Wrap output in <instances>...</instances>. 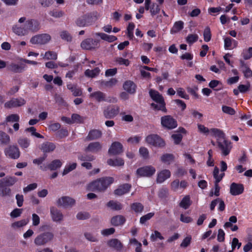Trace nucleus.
Listing matches in <instances>:
<instances>
[{
	"mask_svg": "<svg viewBox=\"0 0 252 252\" xmlns=\"http://www.w3.org/2000/svg\"><path fill=\"white\" fill-rule=\"evenodd\" d=\"M19 24L23 23V25L16 24L12 27V31L16 34L19 36H24L30 33H33L39 30L38 22L34 19L26 20L24 17L20 18L18 20Z\"/></svg>",
	"mask_w": 252,
	"mask_h": 252,
	"instance_id": "nucleus-1",
	"label": "nucleus"
},
{
	"mask_svg": "<svg viewBox=\"0 0 252 252\" xmlns=\"http://www.w3.org/2000/svg\"><path fill=\"white\" fill-rule=\"evenodd\" d=\"M114 181V178L111 177L100 178L88 184L87 189L90 191L104 192Z\"/></svg>",
	"mask_w": 252,
	"mask_h": 252,
	"instance_id": "nucleus-2",
	"label": "nucleus"
},
{
	"mask_svg": "<svg viewBox=\"0 0 252 252\" xmlns=\"http://www.w3.org/2000/svg\"><path fill=\"white\" fill-rule=\"evenodd\" d=\"M99 17L100 15L98 12H93L79 17L76 23L79 27L88 26L94 23Z\"/></svg>",
	"mask_w": 252,
	"mask_h": 252,
	"instance_id": "nucleus-3",
	"label": "nucleus"
},
{
	"mask_svg": "<svg viewBox=\"0 0 252 252\" xmlns=\"http://www.w3.org/2000/svg\"><path fill=\"white\" fill-rule=\"evenodd\" d=\"M149 94L153 100L157 103H152V106L156 109L166 112L165 104L162 96L158 91L152 89L150 90Z\"/></svg>",
	"mask_w": 252,
	"mask_h": 252,
	"instance_id": "nucleus-4",
	"label": "nucleus"
},
{
	"mask_svg": "<svg viewBox=\"0 0 252 252\" xmlns=\"http://www.w3.org/2000/svg\"><path fill=\"white\" fill-rule=\"evenodd\" d=\"M54 238V234L51 232L42 233L37 235L34 240L36 246H43L50 242Z\"/></svg>",
	"mask_w": 252,
	"mask_h": 252,
	"instance_id": "nucleus-5",
	"label": "nucleus"
},
{
	"mask_svg": "<svg viewBox=\"0 0 252 252\" xmlns=\"http://www.w3.org/2000/svg\"><path fill=\"white\" fill-rule=\"evenodd\" d=\"M146 141L148 144L155 147L162 148L165 146L164 140L157 134H151L147 136Z\"/></svg>",
	"mask_w": 252,
	"mask_h": 252,
	"instance_id": "nucleus-6",
	"label": "nucleus"
},
{
	"mask_svg": "<svg viewBox=\"0 0 252 252\" xmlns=\"http://www.w3.org/2000/svg\"><path fill=\"white\" fill-rule=\"evenodd\" d=\"M51 39V36L47 33L37 34L32 37L30 42L34 44H45L48 43Z\"/></svg>",
	"mask_w": 252,
	"mask_h": 252,
	"instance_id": "nucleus-7",
	"label": "nucleus"
},
{
	"mask_svg": "<svg viewBox=\"0 0 252 252\" xmlns=\"http://www.w3.org/2000/svg\"><path fill=\"white\" fill-rule=\"evenodd\" d=\"M99 43V40L87 38L82 41L81 47L84 50H92L98 48Z\"/></svg>",
	"mask_w": 252,
	"mask_h": 252,
	"instance_id": "nucleus-8",
	"label": "nucleus"
},
{
	"mask_svg": "<svg viewBox=\"0 0 252 252\" xmlns=\"http://www.w3.org/2000/svg\"><path fill=\"white\" fill-rule=\"evenodd\" d=\"M156 172V169L151 165L139 168L136 170V174L139 177H150Z\"/></svg>",
	"mask_w": 252,
	"mask_h": 252,
	"instance_id": "nucleus-9",
	"label": "nucleus"
},
{
	"mask_svg": "<svg viewBox=\"0 0 252 252\" xmlns=\"http://www.w3.org/2000/svg\"><path fill=\"white\" fill-rule=\"evenodd\" d=\"M162 126L167 129H173L177 127V121L171 116L167 115L161 118Z\"/></svg>",
	"mask_w": 252,
	"mask_h": 252,
	"instance_id": "nucleus-10",
	"label": "nucleus"
},
{
	"mask_svg": "<svg viewBox=\"0 0 252 252\" xmlns=\"http://www.w3.org/2000/svg\"><path fill=\"white\" fill-rule=\"evenodd\" d=\"M219 148L221 150L222 154L224 156L228 155L231 150V143L224 139H220L218 142Z\"/></svg>",
	"mask_w": 252,
	"mask_h": 252,
	"instance_id": "nucleus-11",
	"label": "nucleus"
},
{
	"mask_svg": "<svg viewBox=\"0 0 252 252\" xmlns=\"http://www.w3.org/2000/svg\"><path fill=\"white\" fill-rule=\"evenodd\" d=\"M26 101L23 98H13L10 100L4 103V107L8 109L17 107L24 105Z\"/></svg>",
	"mask_w": 252,
	"mask_h": 252,
	"instance_id": "nucleus-12",
	"label": "nucleus"
},
{
	"mask_svg": "<svg viewBox=\"0 0 252 252\" xmlns=\"http://www.w3.org/2000/svg\"><path fill=\"white\" fill-rule=\"evenodd\" d=\"M5 155L7 157L13 159H17L20 157L19 149L15 146H10L4 150Z\"/></svg>",
	"mask_w": 252,
	"mask_h": 252,
	"instance_id": "nucleus-13",
	"label": "nucleus"
},
{
	"mask_svg": "<svg viewBox=\"0 0 252 252\" xmlns=\"http://www.w3.org/2000/svg\"><path fill=\"white\" fill-rule=\"evenodd\" d=\"M119 107L118 106H112L108 107L104 111V115L106 118L111 119L115 117L119 113Z\"/></svg>",
	"mask_w": 252,
	"mask_h": 252,
	"instance_id": "nucleus-14",
	"label": "nucleus"
},
{
	"mask_svg": "<svg viewBox=\"0 0 252 252\" xmlns=\"http://www.w3.org/2000/svg\"><path fill=\"white\" fill-rule=\"evenodd\" d=\"M75 204V201L72 198L67 196H63L57 201V204L64 208L71 207Z\"/></svg>",
	"mask_w": 252,
	"mask_h": 252,
	"instance_id": "nucleus-15",
	"label": "nucleus"
},
{
	"mask_svg": "<svg viewBox=\"0 0 252 252\" xmlns=\"http://www.w3.org/2000/svg\"><path fill=\"white\" fill-rule=\"evenodd\" d=\"M123 152L122 144L119 142H113L110 147L108 152L110 155H117L121 154Z\"/></svg>",
	"mask_w": 252,
	"mask_h": 252,
	"instance_id": "nucleus-16",
	"label": "nucleus"
},
{
	"mask_svg": "<svg viewBox=\"0 0 252 252\" xmlns=\"http://www.w3.org/2000/svg\"><path fill=\"white\" fill-rule=\"evenodd\" d=\"M244 188L243 185L233 183L230 187V193L232 195H238L244 192Z\"/></svg>",
	"mask_w": 252,
	"mask_h": 252,
	"instance_id": "nucleus-17",
	"label": "nucleus"
},
{
	"mask_svg": "<svg viewBox=\"0 0 252 252\" xmlns=\"http://www.w3.org/2000/svg\"><path fill=\"white\" fill-rule=\"evenodd\" d=\"M50 213L53 221L60 222L63 220V216L62 213L55 207H53L51 208Z\"/></svg>",
	"mask_w": 252,
	"mask_h": 252,
	"instance_id": "nucleus-18",
	"label": "nucleus"
},
{
	"mask_svg": "<svg viewBox=\"0 0 252 252\" xmlns=\"http://www.w3.org/2000/svg\"><path fill=\"white\" fill-rule=\"evenodd\" d=\"M224 39V47L226 50H232L237 46L238 42L230 37H225Z\"/></svg>",
	"mask_w": 252,
	"mask_h": 252,
	"instance_id": "nucleus-19",
	"label": "nucleus"
},
{
	"mask_svg": "<svg viewBox=\"0 0 252 252\" xmlns=\"http://www.w3.org/2000/svg\"><path fill=\"white\" fill-rule=\"evenodd\" d=\"M131 188V185L125 184L120 186L118 189L114 190V193L116 195L121 196L128 193Z\"/></svg>",
	"mask_w": 252,
	"mask_h": 252,
	"instance_id": "nucleus-20",
	"label": "nucleus"
},
{
	"mask_svg": "<svg viewBox=\"0 0 252 252\" xmlns=\"http://www.w3.org/2000/svg\"><path fill=\"white\" fill-rule=\"evenodd\" d=\"M170 176V171L167 169H163L158 173L157 182L158 183H162L165 180L169 178Z\"/></svg>",
	"mask_w": 252,
	"mask_h": 252,
	"instance_id": "nucleus-21",
	"label": "nucleus"
},
{
	"mask_svg": "<svg viewBox=\"0 0 252 252\" xmlns=\"http://www.w3.org/2000/svg\"><path fill=\"white\" fill-rule=\"evenodd\" d=\"M124 89L130 94H133L136 92V85L130 80L126 81L123 85Z\"/></svg>",
	"mask_w": 252,
	"mask_h": 252,
	"instance_id": "nucleus-22",
	"label": "nucleus"
},
{
	"mask_svg": "<svg viewBox=\"0 0 252 252\" xmlns=\"http://www.w3.org/2000/svg\"><path fill=\"white\" fill-rule=\"evenodd\" d=\"M107 245L109 247L118 251H121L123 248L122 243L117 239H112L109 240L107 242Z\"/></svg>",
	"mask_w": 252,
	"mask_h": 252,
	"instance_id": "nucleus-23",
	"label": "nucleus"
},
{
	"mask_svg": "<svg viewBox=\"0 0 252 252\" xmlns=\"http://www.w3.org/2000/svg\"><path fill=\"white\" fill-rule=\"evenodd\" d=\"M25 67L26 65L23 63H12L8 66V68L10 71L15 73H20L22 72Z\"/></svg>",
	"mask_w": 252,
	"mask_h": 252,
	"instance_id": "nucleus-24",
	"label": "nucleus"
},
{
	"mask_svg": "<svg viewBox=\"0 0 252 252\" xmlns=\"http://www.w3.org/2000/svg\"><path fill=\"white\" fill-rule=\"evenodd\" d=\"M56 148L55 145L51 142H45L41 145L40 149L44 153L53 152Z\"/></svg>",
	"mask_w": 252,
	"mask_h": 252,
	"instance_id": "nucleus-25",
	"label": "nucleus"
},
{
	"mask_svg": "<svg viewBox=\"0 0 252 252\" xmlns=\"http://www.w3.org/2000/svg\"><path fill=\"white\" fill-rule=\"evenodd\" d=\"M94 34L96 36L100 37L102 40L108 42H112L117 39L116 36L114 35H108L103 32H96Z\"/></svg>",
	"mask_w": 252,
	"mask_h": 252,
	"instance_id": "nucleus-26",
	"label": "nucleus"
},
{
	"mask_svg": "<svg viewBox=\"0 0 252 252\" xmlns=\"http://www.w3.org/2000/svg\"><path fill=\"white\" fill-rule=\"evenodd\" d=\"M126 221L125 218L122 215L113 217L111 220V224L114 226H119L123 224Z\"/></svg>",
	"mask_w": 252,
	"mask_h": 252,
	"instance_id": "nucleus-27",
	"label": "nucleus"
},
{
	"mask_svg": "<svg viewBox=\"0 0 252 252\" xmlns=\"http://www.w3.org/2000/svg\"><path fill=\"white\" fill-rule=\"evenodd\" d=\"M175 157L173 154H165L160 157V160L162 162L167 165H169L174 161Z\"/></svg>",
	"mask_w": 252,
	"mask_h": 252,
	"instance_id": "nucleus-28",
	"label": "nucleus"
},
{
	"mask_svg": "<svg viewBox=\"0 0 252 252\" xmlns=\"http://www.w3.org/2000/svg\"><path fill=\"white\" fill-rule=\"evenodd\" d=\"M184 23L183 21H178L176 22L170 30V33L173 34L179 32L184 28Z\"/></svg>",
	"mask_w": 252,
	"mask_h": 252,
	"instance_id": "nucleus-29",
	"label": "nucleus"
},
{
	"mask_svg": "<svg viewBox=\"0 0 252 252\" xmlns=\"http://www.w3.org/2000/svg\"><path fill=\"white\" fill-rule=\"evenodd\" d=\"M124 160L121 158H116L115 159H109L107 160V163L112 166H120L124 165Z\"/></svg>",
	"mask_w": 252,
	"mask_h": 252,
	"instance_id": "nucleus-30",
	"label": "nucleus"
},
{
	"mask_svg": "<svg viewBox=\"0 0 252 252\" xmlns=\"http://www.w3.org/2000/svg\"><path fill=\"white\" fill-rule=\"evenodd\" d=\"M101 146L99 142H93L90 143L86 149V151L91 152H96L100 150Z\"/></svg>",
	"mask_w": 252,
	"mask_h": 252,
	"instance_id": "nucleus-31",
	"label": "nucleus"
},
{
	"mask_svg": "<svg viewBox=\"0 0 252 252\" xmlns=\"http://www.w3.org/2000/svg\"><path fill=\"white\" fill-rule=\"evenodd\" d=\"M0 181H2V184L7 187L13 186L17 181V179L14 177H7L1 179Z\"/></svg>",
	"mask_w": 252,
	"mask_h": 252,
	"instance_id": "nucleus-32",
	"label": "nucleus"
},
{
	"mask_svg": "<svg viewBox=\"0 0 252 252\" xmlns=\"http://www.w3.org/2000/svg\"><path fill=\"white\" fill-rule=\"evenodd\" d=\"M213 136H214L216 138H217V142L220 139H222L224 138V134L223 132L219 129L218 128H212L210 129V132Z\"/></svg>",
	"mask_w": 252,
	"mask_h": 252,
	"instance_id": "nucleus-33",
	"label": "nucleus"
},
{
	"mask_svg": "<svg viewBox=\"0 0 252 252\" xmlns=\"http://www.w3.org/2000/svg\"><path fill=\"white\" fill-rule=\"evenodd\" d=\"M67 88L72 92L73 95L75 96H80L82 94V91L79 88L71 84H67Z\"/></svg>",
	"mask_w": 252,
	"mask_h": 252,
	"instance_id": "nucleus-34",
	"label": "nucleus"
},
{
	"mask_svg": "<svg viewBox=\"0 0 252 252\" xmlns=\"http://www.w3.org/2000/svg\"><path fill=\"white\" fill-rule=\"evenodd\" d=\"M100 69L98 67H95L94 69H87L85 72V75L87 77L94 78L97 76L100 73Z\"/></svg>",
	"mask_w": 252,
	"mask_h": 252,
	"instance_id": "nucleus-35",
	"label": "nucleus"
},
{
	"mask_svg": "<svg viewBox=\"0 0 252 252\" xmlns=\"http://www.w3.org/2000/svg\"><path fill=\"white\" fill-rule=\"evenodd\" d=\"M63 164V162L60 159L53 160L48 166V168L51 170H55L60 168Z\"/></svg>",
	"mask_w": 252,
	"mask_h": 252,
	"instance_id": "nucleus-36",
	"label": "nucleus"
},
{
	"mask_svg": "<svg viewBox=\"0 0 252 252\" xmlns=\"http://www.w3.org/2000/svg\"><path fill=\"white\" fill-rule=\"evenodd\" d=\"M90 97H94L97 101L100 102L105 101V94L100 91L95 92L90 94Z\"/></svg>",
	"mask_w": 252,
	"mask_h": 252,
	"instance_id": "nucleus-37",
	"label": "nucleus"
},
{
	"mask_svg": "<svg viewBox=\"0 0 252 252\" xmlns=\"http://www.w3.org/2000/svg\"><path fill=\"white\" fill-rule=\"evenodd\" d=\"M190 205L191 201L189 195L185 196L180 203V206L185 209H188Z\"/></svg>",
	"mask_w": 252,
	"mask_h": 252,
	"instance_id": "nucleus-38",
	"label": "nucleus"
},
{
	"mask_svg": "<svg viewBox=\"0 0 252 252\" xmlns=\"http://www.w3.org/2000/svg\"><path fill=\"white\" fill-rule=\"evenodd\" d=\"M77 163L75 162L68 163L65 165L63 172V175L64 176L76 168Z\"/></svg>",
	"mask_w": 252,
	"mask_h": 252,
	"instance_id": "nucleus-39",
	"label": "nucleus"
},
{
	"mask_svg": "<svg viewBox=\"0 0 252 252\" xmlns=\"http://www.w3.org/2000/svg\"><path fill=\"white\" fill-rule=\"evenodd\" d=\"M11 189L7 188L4 184H2V181H0V196H4L10 195Z\"/></svg>",
	"mask_w": 252,
	"mask_h": 252,
	"instance_id": "nucleus-40",
	"label": "nucleus"
},
{
	"mask_svg": "<svg viewBox=\"0 0 252 252\" xmlns=\"http://www.w3.org/2000/svg\"><path fill=\"white\" fill-rule=\"evenodd\" d=\"M102 133L101 131L97 130V129H94L91 130L88 135V138L90 140H93L95 139L100 138L101 136Z\"/></svg>",
	"mask_w": 252,
	"mask_h": 252,
	"instance_id": "nucleus-41",
	"label": "nucleus"
},
{
	"mask_svg": "<svg viewBox=\"0 0 252 252\" xmlns=\"http://www.w3.org/2000/svg\"><path fill=\"white\" fill-rule=\"evenodd\" d=\"M107 205L108 207L115 210H120L122 208V205L120 203L113 200L108 202Z\"/></svg>",
	"mask_w": 252,
	"mask_h": 252,
	"instance_id": "nucleus-42",
	"label": "nucleus"
},
{
	"mask_svg": "<svg viewBox=\"0 0 252 252\" xmlns=\"http://www.w3.org/2000/svg\"><path fill=\"white\" fill-rule=\"evenodd\" d=\"M148 10H150L151 15L154 16L159 12L160 8L158 4L153 3L151 6L149 5V9Z\"/></svg>",
	"mask_w": 252,
	"mask_h": 252,
	"instance_id": "nucleus-43",
	"label": "nucleus"
},
{
	"mask_svg": "<svg viewBox=\"0 0 252 252\" xmlns=\"http://www.w3.org/2000/svg\"><path fill=\"white\" fill-rule=\"evenodd\" d=\"M131 209L135 213H140L143 211L144 206L140 203L135 202L131 205Z\"/></svg>",
	"mask_w": 252,
	"mask_h": 252,
	"instance_id": "nucleus-44",
	"label": "nucleus"
},
{
	"mask_svg": "<svg viewBox=\"0 0 252 252\" xmlns=\"http://www.w3.org/2000/svg\"><path fill=\"white\" fill-rule=\"evenodd\" d=\"M241 56L245 60H249L252 57V47L243 49Z\"/></svg>",
	"mask_w": 252,
	"mask_h": 252,
	"instance_id": "nucleus-45",
	"label": "nucleus"
},
{
	"mask_svg": "<svg viewBox=\"0 0 252 252\" xmlns=\"http://www.w3.org/2000/svg\"><path fill=\"white\" fill-rule=\"evenodd\" d=\"M10 142V137L6 133L0 131V142L1 144L6 145Z\"/></svg>",
	"mask_w": 252,
	"mask_h": 252,
	"instance_id": "nucleus-46",
	"label": "nucleus"
},
{
	"mask_svg": "<svg viewBox=\"0 0 252 252\" xmlns=\"http://www.w3.org/2000/svg\"><path fill=\"white\" fill-rule=\"evenodd\" d=\"M129 244L133 245L135 247V252H142V244L136 239L133 238L129 240Z\"/></svg>",
	"mask_w": 252,
	"mask_h": 252,
	"instance_id": "nucleus-47",
	"label": "nucleus"
},
{
	"mask_svg": "<svg viewBox=\"0 0 252 252\" xmlns=\"http://www.w3.org/2000/svg\"><path fill=\"white\" fill-rule=\"evenodd\" d=\"M27 223L28 221L26 220H22L12 223L11 224V227L13 229H16L25 226Z\"/></svg>",
	"mask_w": 252,
	"mask_h": 252,
	"instance_id": "nucleus-48",
	"label": "nucleus"
},
{
	"mask_svg": "<svg viewBox=\"0 0 252 252\" xmlns=\"http://www.w3.org/2000/svg\"><path fill=\"white\" fill-rule=\"evenodd\" d=\"M135 28V25L133 23H129L127 27L126 34L130 39H132L134 37L133 30Z\"/></svg>",
	"mask_w": 252,
	"mask_h": 252,
	"instance_id": "nucleus-49",
	"label": "nucleus"
},
{
	"mask_svg": "<svg viewBox=\"0 0 252 252\" xmlns=\"http://www.w3.org/2000/svg\"><path fill=\"white\" fill-rule=\"evenodd\" d=\"M115 62L120 65L127 66L129 65L130 61L128 59H124L122 57H117L115 59Z\"/></svg>",
	"mask_w": 252,
	"mask_h": 252,
	"instance_id": "nucleus-50",
	"label": "nucleus"
},
{
	"mask_svg": "<svg viewBox=\"0 0 252 252\" xmlns=\"http://www.w3.org/2000/svg\"><path fill=\"white\" fill-rule=\"evenodd\" d=\"M43 59L46 60H56L57 59V54L54 51H47L45 53Z\"/></svg>",
	"mask_w": 252,
	"mask_h": 252,
	"instance_id": "nucleus-51",
	"label": "nucleus"
},
{
	"mask_svg": "<svg viewBox=\"0 0 252 252\" xmlns=\"http://www.w3.org/2000/svg\"><path fill=\"white\" fill-rule=\"evenodd\" d=\"M198 36L196 34H189L186 37V41L188 43L191 44L197 41Z\"/></svg>",
	"mask_w": 252,
	"mask_h": 252,
	"instance_id": "nucleus-52",
	"label": "nucleus"
},
{
	"mask_svg": "<svg viewBox=\"0 0 252 252\" xmlns=\"http://www.w3.org/2000/svg\"><path fill=\"white\" fill-rule=\"evenodd\" d=\"M20 120V117L17 114H11L6 118V123L18 122Z\"/></svg>",
	"mask_w": 252,
	"mask_h": 252,
	"instance_id": "nucleus-53",
	"label": "nucleus"
},
{
	"mask_svg": "<svg viewBox=\"0 0 252 252\" xmlns=\"http://www.w3.org/2000/svg\"><path fill=\"white\" fill-rule=\"evenodd\" d=\"M18 143L22 149H25L27 148L29 146L30 141L27 138H23L19 140Z\"/></svg>",
	"mask_w": 252,
	"mask_h": 252,
	"instance_id": "nucleus-54",
	"label": "nucleus"
},
{
	"mask_svg": "<svg viewBox=\"0 0 252 252\" xmlns=\"http://www.w3.org/2000/svg\"><path fill=\"white\" fill-rule=\"evenodd\" d=\"M154 215L155 213L154 212H151L143 216L140 219V223L141 224H144L147 221L150 220Z\"/></svg>",
	"mask_w": 252,
	"mask_h": 252,
	"instance_id": "nucleus-55",
	"label": "nucleus"
},
{
	"mask_svg": "<svg viewBox=\"0 0 252 252\" xmlns=\"http://www.w3.org/2000/svg\"><path fill=\"white\" fill-rule=\"evenodd\" d=\"M204 40L206 42L209 41L211 39V33L210 29L209 27H206L204 31L203 32Z\"/></svg>",
	"mask_w": 252,
	"mask_h": 252,
	"instance_id": "nucleus-56",
	"label": "nucleus"
},
{
	"mask_svg": "<svg viewBox=\"0 0 252 252\" xmlns=\"http://www.w3.org/2000/svg\"><path fill=\"white\" fill-rule=\"evenodd\" d=\"M219 168L217 167H215L214 170L213 172V176L214 178L215 179V182L217 181V180L218 179L220 178V181L222 180L223 176H224V173H222L220 174H219Z\"/></svg>",
	"mask_w": 252,
	"mask_h": 252,
	"instance_id": "nucleus-57",
	"label": "nucleus"
},
{
	"mask_svg": "<svg viewBox=\"0 0 252 252\" xmlns=\"http://www.w3.org/2000/svg\"><path fill=\"white\" fill-rule=\"evenodd\" d=\"M150 238L152 241H155L158 238L160 240L164 239L161 233L157 230L154 231V233L151 234Z\"/></svg>",
	"mask_w": 252,
	"mask_h": 252,
	"instance_id": "nucleus-58",
	"label": "nucleus"
},
{
	"mask_svg": "<svg viewBox=\"0 0 252 252\" xmlns=\"http://www.w3.org/2000/svg\"><path fill=\"white\" fill-rule=\"evenodd\" d=\"M243 72L245 76L247 78H249L252 76V71L246 65H243L242 66Z\"/></svg>",
	"mask_w": 252,
	"mask_h": 252,
	"instance_id": "nucleus-59",
	"label": "nucleus"
},
{
	"mask_svg": "<svg viewBox=\"0 0 252 252\" xmlns=\"http://www.w3.org/2000/svg\"><path fill=\"white\" fill-rule=\"evenodd\" d=\"M72 123H81L83 122L84 118L77 114H73L71 116Z\"/></svg>",
	"mask_w": 252,
	"mask_h": 252,
	"instance_id": "nucleus-60",
	"label": "nucleus"
},
{
	"mask_svg": "<svg viewBox=\"0 0 252 252\" xmlns=\"http://www.w3.org/2000/svg\"><path fill=\"white\" fill-rule=\"evenodd\" d=\"M222 111L224 113L231 115H233L235 114V111L233 108L225 105L222 106Z\"/></svg>",
	"mask_w": 252,
	"mask_h": 252,
	"instance_id": "nucleus-61",
	"label": "nucleus"
},
{
	"mask_svg": "<svg viewBox=\"0 0 252 252\" xmlns=\"http://www.w3.org/2000/svg\"><path fill=\"white\" fill-rule=\"evenodd\" d=\"M177 94L181 97L186 99H189V96L187 94L183 88H179L177 90Z\"/></svg>",
	"mask_w": 252,
	"mask_h": 252,
	"instance_id": "nucleus-62",
	"label": "nucleus"
},
{
	"mask_svg": "<svg viewBox=\"0 0 252 252\" xmlns=\"http://www.w3.org/2000/svg\"><path fill=\"white\" fill-rule=\"evenodd\" d=\"M60 36L62 39L67 41H70L72 39V37L70 34L66 31H63L61 32Z\"/></svg>",
	"mask_w": 252,
	"mask_h": 252,
	"instance_id": "nucleus-63",
	"label": "nucleus"
},
{
	"mask_svg": "<svg viewBox=\"0 0 252 252\" xmlns=\"http://www.w3.org/2000/svg\"><path fill=\"white\" fill-rule=\"evenodd\" d=\"M85 238L89 241L91 242H96L97 239L96 236L94 235L91 232H85L84 234Z\"/></svg>",
	"mask_w": 252,
	"mask_h": 252,
	"instance_id": "nucleus-64",
	"label": "nucleus"
}]
</instances>
